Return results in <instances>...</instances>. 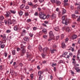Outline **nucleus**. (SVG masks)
<instances>
[{"mask_svg":"<svg viewBox=\"0 0 80 80\" xmlns=\"http://www.w3.org/2000/svg\"><path fill=\"white\" fill-rule=\"evenodd\" d=\"M21 50H22L21 55L22 56H23V55H24V54H25V53L26 52V50H25V46H22V44H21Z\"/></svg>","mask_w":80,"mask_h":80,"instance_id":"f257e3e1","label":"nucleus"},{"mask_svg":"<svg viewBox=\"0 0 80 80\" xmlns=\"http://www.w3.org/2000/svg\"><path fill=\"white\" fill-rule=\"evenodd\" d=\"M49 17H50V15H48L47 16H46L45 15L43 14H42L41 15H40L39 17L41 19H43V20H45L46 18L48 19L49 18Z\"/></svg>","mask_w":80,"mask_h":80,"instance_id":"f03ea898","label":"nucleus"},{"mask_svg":"<svg viewBox=\"0 0 80 80\" xmlns=\"http://www.w3.org/2000/svg\"><path fill=\"white\" fill-rule=\"evenodd\" d=\"M80 50H79L78 51V55L77 56V59L78 60H80Z\"/></svg>","mask_w":80,"mask_h":80,"instance_id":"7ed1b4c3","label":"nucleus"},{"mask_svg":"<svg viewBox=\"0 0 80 80\" xmlns=\"http://www.w3.org/2000/svg\"><path fill=\"white\" fill-rule=\"evenodd\" d=\"M6 14H5V16L6 17L8 18L10 17V11L9 12L7 11L6 12Z\"/></svg>","mask_w":80,"mask_h":80,"instance_id":"20e7f679","label":"nucleus"},{"mask_svg":"<svg viewBox=\"0 0 80 80\" xmlns=\"http://www.w3.org/2000/svg\"><path fill=\"white\" fill-rule=\"evenodd\" d=\"M49 35L50 38L53 37V32L52 31H51L49 32Z\"/></svg>","mask_w":80,"mask_h":80,"instance_id":"39448f33","label":"nucleus"},{"mask_svg":"<svg viewBox=\"0 0 80 80\" xmlns=\"http://www.w3.org/2000/svg\"><path fill=\"white\" fill-rule=\"evenodd\" d=\"M23 39L25 41H26V42H28L30 40V38L28 37L24 38Z\"/></svg>","mask_w":80,"mask_h":80,"instance_id":"423d86ee","label":"nucleus"},{"mask_svg":"<svg viewBox=\"0 0 80 80\" xmlns=\"http://www.w3.org/2000/svg\"><path fill=\"white\" fill-rule=\"evenodd\" d=\"M63 2H64V5L65 6H67V5H68V3H67V2H68V0H64Z\"/></svg>","mask_w":80,"mask_h":80,"instance_id":"0eeeda50","label":"nucleus"},{"mask_svg":"<svg viewBox=\"0 0 80 80\" xmlns=\"http://www.w3.org/2000/svg\"><path fill=\"white\" fill-rule=\"evenodd\" d=\"M47 50H48V48H47V47L44 48L43 49V52L44 53H47Z\"/></svg>","mask_w":80,"mask_h":80,"instance_id":"6e6552de","label":"nucleus"},{"mask_svg":"<svg viewBox=\"0 0 80 80\" xmlns=\"http://www.w3.org/2000/svg\"><path fill=\"white\" fill-rule=\"evenodd\" d=\"M8 23L9 25H12V20L11 19H9L8 20Z\"/></svg>","mask_w":80,"mask_h":80,"instance_id":"1a4fd4ad","label":"nucleus"},{"mask_svg":"<svg viewBox=\"0 0 80 80\" xmlns=\"http://www.w3.org/2000/svg\"><path fill=\"white\" fill-rule=\"evenodd\" d=\"M54 29L57 32H58V31H59L60 30V28H59V27L58 26H57L54 28Z\"/></svg>","mask_w":80,"mask_h":80,"instance_id":"9d476101","label":"nucleus"},{"mask_svg":"<svg viewBox=\"0 0 80 80\" xmlns=\"http://www.w3.org/2000/svg\"><path fill=\"white\" fill-rule=\"evenodd\" d=\"M42 33H43L45 34H47V29H44L42 30Z\"/></svg>","mask_w":80,"mask_h":80,"instance_id":"9b49d317","label":"nucleus"},{"mask_svg":"<svg viewBox=\"0 0 80 80\" xmlns=\"http://www.w3.org/2000/svg\"><path fill=\"white\" fill-rule=\"evenodd\" d=\"M73 68L75 70H76L77 72H79V68H77L76 66L74 67H73Z\"/></svg>","mask_w":80,"mask_h":80,"instance_id":"f8f14e48","label":"nucleus"},{"mask_svg":"<svg viewBox=\"0 0 80 80\" xmlns=\"http://www.w3.org/2000/svg\"><path fill=\"white\" fill-rule=\"evenodd\" d=\"M55 2L54 3H56L58 5H60L61 2L60 1H57V0H55Z\"/></svg>","mask_w":80,"mask_h":80,"instance_id":"ddd939ff","label":"nucleus"},{"mask_svg":"<svg viewBox=\"0 0 80 80\" xmlns=\"http://www.w3.org/2000/svg\"><path fill=\"white\" fill-rule=\"evenodd\" d=\"M51 53H54L55 52H57V50L55 49H53L52 50H51Z\"/></svg>","mask_w":80,"mask_h":80,"instance_id":"4468645a","label":"nucleus"},{"mask_svg":"<svg viewBox=\"0 0 80 80\" xmlns=\"http://www.w3.org/2000/svg\"><path fill=\"white\" fill-rule=\"evenodd\" d=\"M37 7H38V5L37 4H36L35 5H33V4H32V8H37Z\"/></svg>","mask_w":80,"mask_h":80,"instance_id":"2eb2a0df","label":"nucleus"},{"mask_svg":"<svg viewBox=\"0 0 80 80\" xmlns=\"http://www.w3.org/2000/svg\"><path fill=\"white\" fill-rule=\"evenodd\" d=\"M43 74V72L41 71H39L38 72V75L39 76H41V75Z\"/></svg>","mask_w":80,"mask_h":80,"instance_id":"dca6fc26","label":"nucleus"},{"mask_svg":"<svg viewBox=\"0 0 80 80\" xmlns=\"http://www.w3.org/2000/svg\"><path fill=\"white\" fill-rule=\"evenodd\" d=\"M51 17L52 18H56V15L55 14L53 13L52 14Z\"/></svg>","mask_w":80,"mask_h":80,"instance_id":"f3484780","label":"nucleus"},{"mask_svg":"<svg viewBox=\"0 0 80 80\" xmlns=\"http://www.w3.org/2000/svg\"><path fill=\"white\" fill-rule=\"evenodd\" d=\"M77 38V35H74L72 37V39H76Z\"/></svg>","mask_w":80,"mask_h":80,"instance_id":"a211bd4d","label":"nucleus"},{"mask_svg":"<svg viewBox=\"0 0 80 80\" xmlns=\"http://www.w3.org/2000/svg\"><path fill=\"white\" fill-rule=\"evenodd\" d=\"M62 47L63 48H65V44L64 42H63L62 44Z\"/></svg>","mask_w":80,"mask_h":80,"instance_id":"6ab92c4d","label":"nucleus"},{"mask_svg":"<svg viewBox=\"0 0 80 80\" xmlns=\"http://www.w3.org/2000/svg\"><path fill=\"white\" fill-rule=\"evenodd\" d=\"M72 18H77L78 17V16H76L74 14H72Z\"/></svg>","mask_w":80,"mask_h":80,"instance_id":"aec40b11","label":"nucleus"},{"mask_svg":"<svg viewBox=\"0 0 80 80\" xmlns=\"http://www.w3.org/2000/svg\"><path fill=\"white\" fill-rule=\"evenodd\" d=\"M25 4H22L20 6V8L21 9H23V8H24V7H25Z\"/></svg>","mask_w":80,"mask_h":80,"instance_id":"412c9836","label":"nucleus"},{"mask_svg":"<svg viewBox=\"0 0 80 80\" xmlns=\"http://www.w3.org/2000/svg\"><path fill=\"white\" fill-rule=\"evenodd\" d=\"M9 11H10L11 13H13V14H15V13H16V11H15L10 10Z\"/></svg>","mask_w":80,"mask_h":80,"instance_id":"4be33fe9","label":"nucleus"},{"mask_svg":"<svg viewBox=\"0 0 80 80\" xmlns=\"http://www.w3.org/2000/svg\"><path fill=\"white\" fill-rule=\"evenodd\" d=\"M62 23H65V25H67V21H66L65 20H62Z\"/></svg>","mask_w":80,"mask_h":80,"instance_id":"5701e85b","label":"nucleus"},{"mask_svg":"<svg viewBox=\"0 0 80 80\" xmlns=\"http://www.w3.org/2000/svg\"><path fill=\"white\" fill-rule=\"evenodd\" d=\"M5 45L4 44H1L0 45V47L1 48H4Z\"/></svg>","mask_w":80,"mask_h":80,"instance_id":"b1692460","label":"nucleus"},{"mask_svg":"<svg viewBox=\"0 0 80 80\" xmlns=\"http://www.w3.org/2000/svg\"><path fill=\"white\" fill-rule=\"evenodd\" d=\"M27 57H30V56L32 55V54H30V53H29L28 52L27 53Z\"/></svg>","mask_w":80,"mask_h":80,"instance_id":"393cba45","label":"nucleus"},{"mask_svg":"<svg viewBox=\"0 0 80 80\" xmlns=\"http://www.w3.org/2000/svg\"><path fill=\"white\" fill-rule=\"evenodd\" d=\"M14 30L15 31L17 30H18V27H17V26H15L14 27Z\"/></svg>","mask_w":80,"mask_h":80,"instance_id":"a878e982","label":"nucleus"},{"mask_svg":"<svg viewBox=\"0 0 80 80\" xmlns=\"http://www.w3.org/2000/svg\"><path fill=\"white\" fill-rule=\"evenodd\" d=\"M18 13H19V15L20 16L22 15L23 14V12H22V11H20Z\"/></svg>","mask_w":80,"mask_h":80,"instance_id":"bb28decb","label":"nucleus"},{"mask_svg":"<svg viewBox=\"0 0 80 80\" xmlns=\"http://www.w3.org/2000/svg\"><path fill=\"white\" fill-rule=\"evenodd\" d=\"M7 39V38L6 36H4L2 38V40L3 41H6V40Z\"/></svg>","mask_w":80,"mask_h":80,"instance_id":"cd10ccee","label":"nucleus"},{"mask_svg":"<svg viewBox=\"0 0 80 80\" xmlns=\"http://www.w3.org/2000/svg\"><path fill=\"white\" fill-rule=\"evenodd\" d=\"M4 19V17L3 16H1L0 17V20H3Z\"/></svg>","mask_w":80,"mask_h":80,"instance_id":"c85d7f7f","label":"nucleus"},{"mask_svg":"<svg viewBox=\"0 0 80 80\" xmlns=\"http://www.w3.org/2000/svg\"><path fill=\"white\" fill-rule=\"evenodd\" d=\"M39 50L40 51V52H41L42 50V48L41 46H39Z\"/></svg>","mask_w":80,"mask_h":80,"instance_id":"c756f323","label":"nucleus"},{"mask_svg":"<svg viewBox=\"0 0 80 80\" xmlns=\"http://www.w3.org/2000/svg\"><path fill=\"white\" fill-rule=\"evenodd\" d=\"M12 24L13 23V24H15V23H16V21H15V20L14 19H13L12 21Z\"/></svg>","mask_w":80,"mask_h":80,"instance_id":"7c9ffc66","label":"nucleus"},{"mask_svg":"<svg viewBox=\"0 0 80 80\" xmlns=\"http://www.w3.org/2000/svg\"><path fill=\"white\" fill-rule=\"evenodd\" d=\"M66 12V10L65 9H63L62 10V14H65V13Z\"/></svg>","mask_w":80,"mask_h":80,"instance_id":"2f4dec72","label":"nucleus"},{"mask_svg":"<svg viewBox=\"0 0 80 80\" xmlns=\"http://www.w3.org/2000/svg\"><path fill=\"white\" fill-rule=\"evenodd\" d=\"M68 38H66L65 39V43L68 42Z\"/></svg>","mask_w":80,"mask_h":80,"instance_id":"473e14b6","label":"nucleus"},{"mask_svg":"<svg viewBox=\"0 0 80 80\" xmlns=\"http://www.w3.org/2000/svg\"><path fill=\"white\" fill-rule=\"evenodd\" d=\"M38 29V28H37V27H34L33 28V30L35 31L36 30H37Z\"/></svg>","mask_w":80,"mask_h":80,"instance_id":"72a5a7b5","label":"nucleus"},{"mask_svg":"<svg viewBox=\"0 0 80 80\" xmlns=\"http://www.w3.org/2000/svg\"><path fill=\"white\" fill-rule=\"evenodd\" d=\"M11 32V30L10 29L7 30L6 31V33H10Z\"/></svg>","mask_w":80,"mask_h":80,"instance_id":"f704fd0d","label":"nucleus"},{"mask_svg":"<svg viewBox=\"0 0 80 80\" xmlns=\"http://www.w3.org/2000/svg\"><path fill=\"white\" fill-rule=\"evenodd\" d=\"M50 1L52 3H55V0H50Z\"/></svg>","mask_w":80,"mask_h":80,"instance_id":"c9c22d12","label":"nucleus"},{"mask_svg":"<svg viewBox=\"0 0 80 80\" xmlns=\"http://www.w3.org/2000/svg\"><path fill=\"white\" fill-rule=\"evenodd\" d=\"M28 5L30 6H32L33 4L31 2H28Z\"/></svg>","mask_w":80,"mask_h":80,"instance_id":"e433bc0d","label":"nucleus"},{"mask_svg":"<svg viewBox=\"0 0 80 80\" xmlns=\"http://www.w3.org/2000/svg\"><path fill=\"white\" fill-rule=\"evenodd\" d=\"M61 38L62 39L63 38H64V36L63 35V34H62L61 35Z\"/></svg>","mask_w":80,"mask_h":80,"instance_id":"4c0bfd02","label":"nucleus"},{"mask_svg":"<svg viewBox=\"0 0 80 80\" xmlns=\"http://www.w3.org/2000/svg\"><path fill=\"white\" fill-rule=\"evenodd\" d=\"M66 30L68 32H69L70 31V28H69V27H68L67 28Z\"/></svg>","mask_w":80,"mask_h":80,"instance_id":"58836bf2","label":"nucleus"},{"mask_svg":"<svg viewBox=\"0 0 80 80\" xmlns=\"http://www.w3.org/2000/svg\"><path fill=\"white\" fill-rule=\"evenodd\" d=\"M5 42H3V41H2V42L1 41H0V45H1L2 43H5Z\"/></svg>","mask_w":80,"mask_h":80,"instance_id":"ea45409f","label":"nucleus"},{"mask_svg":"<svg viewBox=\"0 0 80 80\" xmlns=\"http://www.w3.org/2000/svg\"><path fill=\"white\" fill-rule=\"evenodd\" d=\"M25 15L26 17H27V16H28V13L27 12H25Z\"/></svg>","mask_w":80,"mask_h":80,"instance_id":"a19ab883","label":"nucleus"},{"mask_svg":"<svg viewBox=\"0 0 80 80\" xmlns=\"http://www.w3.org/2000/svg\"><path fill=\"white\" fill-rule=\"evenodd\" d=\"M69 55L70 57H72V56H73V54L72 52H70L69 53Z\"/></svg>","mask_w":80,"mask_h":80,"instance_id":"79ce46f5","label":"nucleus"},{"mask_svg":"<svg viewBox=\"0 0 80 80\" xmlns=\"http://www.w3.org/2000/svg\"><path fill=\"white\" fill-rule=\"evenodd\" d=\"M43 38L45 39H47V35H44L43 36Z\"/></svg>","mask_w":80,"mask_h":80,"instance_id":"37998d69","label":"nucleus"},{"mask_svg":"<svg viewBox=\"0 0 80 80\" xmlns=\"http://www.w3.org/2000/svg\"><path fill=\"white\" fill-rule=\"evenodd\" d=\"M12 54L13 55H15V50H13L12 52Z\"/></svg>","mask_w":80,"mask_h":80,"instance_id":"c03bdc74","label":"nucleus"},{"mask_svg":"<svg viewBox=\"0 0 80 80\" xmlns=\"http://www.w3.org/2000/svg\"><path fill=\"white\" fill-rule=\"evenodd\" d=\"M27 22H31V19H27Z\"/></svg>","mask_w":80,"mask_h":80,"instance_id":"a18cd8bd","label":"nucleus"},{"mask_svg":"<svg viewBox=\"0 0 80 80\" xmlns=\"http://www.w3.org/2000/svg\"><path fill=\"white\" fill-rule=\"evenodd\" d=\"M65 16H63L62 17V20H65Z\"/></svg>","mask_w":80,"mask_h":80,"instance_id":"49530a36","label":"nucleus"},{"mask_svg":"<svg viewBox=\"0 0 80 80\" xmlns=\"http://www.w3.org/2000/svg\"><path fill=\"white\" fill-rule=\"evenodd\" d=\"M29 35L31 37H33V34H32L31 33H30L29 34Z\"/></svg>","mask_w":80,"mask_h":80,"instance_id":"de8ad7c7","label":"nucleus"},{"mask_svg":"<svg viewBox=\"0 0 80 80\" xmlns=\"http://www.w3.org/2000/svg\"><path fill=\"white\" fill-rule=\"evenodd\" d=\"M7 55H8L7 53L4 52V56L5 57H7Z\"/></svg>","mask_w":80,"mask_h":80,"instance_id":"09e8293b","label":"nucleus"},{"mask_svg":"<svg viewBox=\"0 0 80 80\" xmlns=\"http://www.w3.org/2000/svg\"><path fill=\"white\" fill-rule=\"evenodd\" d=\"M30 77H31V79H33V74H31Z\"/></svg>","mask_w":80,"mask_h":80,"instance_id":"8fccbe9b","label":"nucleus"},{"mask_svg":"<svg viewBox=\"0 0 80 80\" xmlns=\"http://www.w3.org/2000/svg\"><path fill=\"white\" fill-rule=\"evenodd\" d=\"M4 23H5V25H7V21L6 20H4Z\"/></svg>","mask_w":80,"mask_h":80,"instance_id":"3c124183","label":"nucleus"},{"mask_svg":"<svg viewBox=\"0 0 80 80\" xmlns=\"http://www.w3.org/2000/svg\"><path fill=\"white\" fill-rule=\"evenodd\" d=\"M34 15L35 16H37V15H38V12H36L35 13H34Z\"/></svg>","mask_w":80,"mask_h":80,"instance_id":"603ef678","label":"nucleus"},{"mask_svg":"<svg viewBox=\"0 0 80 80\" xmlns=\"http://www.w3.org/2000/svg\"><path fill=\"white\" fill-rule=\"evenodd\" d=\"M77 21L78 22H80V16L79 17V18H78Z\"/></svg>","mask_w":80,"mask_h":80,"instance_id":"864d4df0","label":"nucleus"},{"mask_svg":"<svg viewBox=\"0 0 80 80\" xmlns=\"http://www.w3.org/2000/svg\"><path fill=\"white\" fill-rule=\"evenodd\" d=\"M64 55L65 56H66L68 54V52H65L64 53Z\"/></svg>","mask_w":80,"mask_h":80,"instance_id":"5fc2aeb1","label":"nucleus"},{"mask_svg":"<svg viewBox=\"0 0 80 80\" xmlns=\"http://www.w3.org/2000/svg\"><path fill=\"white\" fill-rule=\"evenodd\" d=\"M78 43L80 44V38L78 39Z\"/></svg>","mask_w":80,"mask_h":80,"instance_id":"6e6d98bb","label":"nucleus"},{"mask_svg":"<svg viewBox=\"0 0 80 80\" xmlns=\"http://www.w3.org/2000/svg\"><path fill=\"white\" fill-rule=\"evenodd\" d=\"M26 9H28L29 8V6H26L25 7Z\"/></svg>","mask_w":80,"mask_h":80,"instance_id":"4d7b16f0","label":"nucleus"},{"mask_svg":"<svg viewBox=\"0 0 80 80\" xmlns=\"http://www.w3.org/2000/svg\"><path fill=\"white\" fill-rule=\"evenodd\" d=\"M56 65H57V64H56V63H55V64L53 63V64L52 65V67H54V66H56Z\"/></svg>","mask_w":80,"mask_h":80,"instance_id":"13d9d810","label":"nucleus"},{"mask_svg":"<svg viewBox=\"0 0 80 80\" xmlns=\"http://www.w3.org/2000/svg\"><path fill=\"white\" fill-rule=\"evenodd\" d=\"M42 58H45V55H44L43 54H42Z\"/></svg>","mask_w":80,"mask_h":80,"instance_id":"bf43d9fd","label":"nucleus"},{"mask_svg":"<svg viewBox=\"0 0 80 80\" xmlns=\"http://www.w3.org/2000/svg\"><path fill=\"white\" fill-rule=\"evenodd\" d=\"M78 10H79V11H80V6H79L78 7Z\"/></svg>","mask_w":80,"mask_h":80,"instance_id":"052dcab7","label":"nucleus"},{"mask_svg":"<svg viewBox=\"0 0 80 80\" xmlns=\"http://www.w3.org/2000/svg\"><path fill=\"white\" fill-rule=\"evenodd\" d=\"M53 48H56V47H57V45H54L53 46Z\"/></svg>","mask_w":80,"mask_h":80,"instance_id":"680f3d73","label":"nucleus"},{"mask_svg":"<svg viewBox=\"0 0 80 80\" xmlns=\"http://www.w3.org/2000/svg\"><path fill=\"white\" fill-rule=\"evenodd\" d=\"M3 69V68H2V65L0 66V70H2Z\"/></svg>","mask_w":80,"mask_h":80,"instance_id":"e2e57ef3","label":"nucleus"},{"mask_svg":"<svg viewBox=\"0 0 80 80\" xmlns=\"http://www.w3.org/2000/svg\"><path fill=\"white\" fill-rule=\"evenodd\" d=\"M44 22L45 23H46V24H48V22L47 21H44Z\"/></svg>","mask_w":80,"mask_h":80,"instance_id":"0e129e2a","label":"nucleus"},{"mask_svg":"<svg viewBox=\"0 0 80 80\" xmlns=\"http://www.w3.org/2000/svg\"><path fill=\"white\" fill-rule=\"evenodd\" d=\"M22 3H26V1L25 0H22Z\"/></svg>","mask_w":80,"mask_h":80,"instance_id":"69168bd1","label":"nucleus"},{"mask_svg":"<svg viewBox=\"0 0 80 80\" xmlns=\"http://www.w3.org/2000/svg\"><path fill=\"white\" fill-rule=\"evenodd\" d=\"M75 13H76V14H78V12L77 11H75Z\"/></svg>","mask_w":80,"mask_h":80,"instance_id":"338daca9","label":"nucleus"},{"mask_svg":"<svg viewBox=\"0 0 80 80\" xmlns=\"http://www.w3.org/2000/svg\"><path fill=\"white\" fill-rule=\"evenodd\" d=\"M59 36H57L56 37V40H58L59 38Z\"/></svg>","mask_w":80,"mask_h":80,"instance_id":"774afa93","label":"nucleus"}]
</instances>
